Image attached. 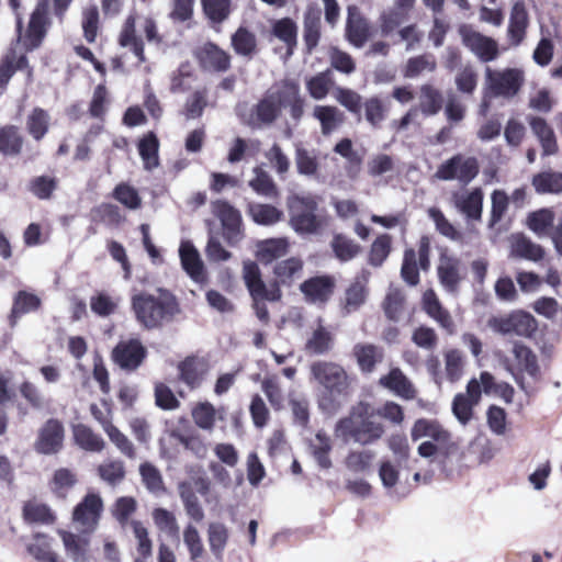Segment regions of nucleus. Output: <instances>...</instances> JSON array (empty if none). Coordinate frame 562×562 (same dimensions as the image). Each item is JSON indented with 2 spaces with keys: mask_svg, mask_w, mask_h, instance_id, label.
<instances>
[{
  "mask_svg": "<svg viewBox=\"0 0 562 562\" xmlns=\"http://www.w3.org/2000/svg\"><path fill=\"white\" fill-rule=\"evenodd\" d=\"M286 238H271L257 243L256 257L262 263H270L288 252Z\"/></svg>",
  "mask_w": 562,
  "mask_h": 562,
  "instance_id": "nucleus-32",
  "label": "nucleus"
},
{
  "mask_svg": "<svg viewBox=\"0 0 562 562\" xmlns=\"http://www.w3.org/2000/svg\"><path fill=\"white\" fill-rule=\"evenodd\" d=\"M411 437L414 441L423 438H429L438 446L448 447L451 440L449 431H447L438 422L420 418L417 419L411 430Z\"/></svg>",
  "mask_w": 562,
  "mask_h": 562,
  "instance_id": "nucleus-18",
  "label": "nucleus"
},
{
  "mask_svg": "<svg viewBox=\"0 0 562 562\" xmlns=\"http://www.w3.org/2000/svg\"><path fill=\"white\" fill-rule=\"evenodd\" d=\"M532 186L538 193H561L562 173L554 171L541 172L533 177Z\"/></svg>",
  "mask_w": 562,
  "mask_h": 562,
  "instance_id": "nucleus-42",
  "label": "nucleus"
},
{
  "mask_svg": "<svg viewBox=\"0 0 562 562\" xmlns=\"http://www.w3.org/2000/svg\"><path fill=\"white\" fill-rule=\"evenodd\" d=\"M158 147V139L154 133H148L139 140V155L142 157L145 168L148 170L156 168L159 164Z\"/></svg>",
  "mask_w": 562,
  "mask_h": 562,
  "instance_id": "nucleus-43",
  "label": "nucleus"
},
{
  "mask_svg": "<svg viewBox=\"0 0 562 562\" xmlns=\"http://www.w3.org/2000/svg\"><path fill=\"white\" fill-rule=\"evenodd\" d=\"M252 221L259 225L270 226L281 221L283 212L270 204L254 203L249 205Z\"/></svg>",
  "mask_w": 562,
  "mask_h": 562,
  "instance_id": "nucleus-38",
  "label": "nucleus"
},
{
  "mask_svg": "<svg viewBox=\"0 0 562 562\" xmlns=\"http://www.w3.org/2000/svg\"><path fill=\"white\" fill-rule=\"evenodd\" d=\"M77 482L76 474L69 469H58L54 472L49 481V490L59 498H66L68 492Z\"/></svg>",
  "mask_w": 562,
  "mask_h": 562,
  "instance_id": "nucleus-36",
  "label": "nucleus"
},
{
  "mask_svg": "<svg viewBox=\"0 0 562 562\" xmlns=\"http://www.w3.org/2000/svg\"><path fill=\"white\" fill-rule=\"evenodd\" d=\"M179 492L181 499L184 504V508L187 514L194 520V521H202L204 518V512L199 503L198 497L193 493L190 484L188 483H181L179 485Z\"/></svg>",
  "mask_w": 562,
  "mask_h": 562,
  "instance_id": "nucleus-51",
  "label": "nucleus"
},
{
  "mask_svg": "<svg viewBox=\"0 0 562 562\" xmlns=\"http://www.w3.org/2000/svg\"><path fill=\"white\" fill-rule=\"evenodd\" d=\"M373 409L367 403L352 407L350 415L340 419L335 428L337 437L348 440L352 438L360 445H369L380 439L384 434L382 424L372 420Z\"/></svg>",
  "mask_w": 562,
  "mask_h": 562,
  "instance_id": "nucleus-4",
  "label": "nucleus"
},
{
  "mask_svg": "<svg viewBox=\"0 0 562 562\" xmlns=\"http://www.w3.org/2000/svg\"><path fill=\"white\" fill-rule=\"evenodd\" d=\"M426 313L440 324L448 333L454 331V325L450 314L442 308L438 297L432 290H427L423 296Z\"/></svg>",
  "mask_w": 562,
  "mask_h": 562,
  "instance_id": "nucleus-31",
  "label": "nucleus"
},
{
  "mask_svg": "<svg viewBox=\"0 0 562 562\" xmlns=\"http://www.w3.org/2000/svg\"><path fill=\"white\" fill-rule=\"evenodd\" d=\"M103 507L100 494L90 492L75 506L72 521L83 535L92 533L98 528Z\"/></svg>",
  "mask_w": 562,
  "mask_h": 562,
  "instance_id": "nucleus-9",
  "label": "nucleus"
},
{
  "mask_svg": "<svg viewBox=\"0 0 562 562\" xmlns=\"http://www.w3.org/2000/svg\"><path fill=\"white\" fill-rule=\"evenodd\" d=\"M477 403L472 402L463 393H459L454 396L452 403V412L456 418L465 425L472 418V409Z\"/></svg>",
  "mask_w": 562,
  "mask_h": 562,
  "instance_id": "nucleus-64",
  "label": "nucleus"
},
{
  "mask_svg": "<svg viewBox=\"0 0 562 562\" xmlns=\"http://www.w3.org/2000/svg\"><path fill=\"white\" fill-rule=\"evenodd\" d=\"M532 133L538 138L543 156H551L558 153V143L552 127L542 117L530 116L528 119Z\"/></svg>",
  "mask_w": 562,
  "mask_h": 562,
  "instance_id": "nucleus-24",
  "label": "nucleus"
},
{
  "mask_svg": "<svg viewBox=\"0 0 562 562\" xmlns=\"http://www.w3.org/2000/svg\"><path fill=\"white\" fill-rule=\"evenodd\" d=\"M510 255L517 258L538 261L543 257V249L524 236H516L512 244Z\"/></svg>",
  "mask_w": 562,
  "mask_h": 562,
  "instance_id": "nucleus-37",
  "label": "nucleus"
},
{
  "mask_svg": "<svg viewBox=\"0 0 562 562\" xmlns=\"http://www.w3.org/2000/svg\"><path fill=\"white\" fill-rule=\"evenodd\" d=\"M217 418L221 420L224 419V411H216L209 402L199 403L192 409V419L194 424L203 430L212 431Z\"/></svg>",
  "mask_w": 562,
  "mask_h": 562,
  "instance_id": "nucleus-33",
  "label": "nucleus"
},
{
  "mask_svg": "<svg viewBox=\"0 0 562 562\" xmlns=\"http://www.w3.org/2000/svg\"><path fill=\"white\" fill-rule=\"evenodd\" d=\"M132 308L138 323L148 329L161 326L180 312L176 297L162 289L157 290L156 294H135L132 297Z\"/></svg>",
  "mask_w": 562,
  "mask_h": 562,
  "instance_id": "nucleus-2",
  "label": "nucleus"
},
{
  "mask_svg": "<svg viewBox=\"0 0 562 562\" xmlns=\"http://www.w3.org/2000/svg\"><path fill=\"white\" fill-rule=\"evenodd\" d=\"M370 35L368 22L361 16L357 7H348L347 36L351 44L361 47Z\"/></svg>",
  "mask_w": 562,
  "mask_h": 562,
  "instance_id": "nucleus-26",
  "label": "nucleus"
},
{
  "mask_svg": "<svg viewBox=\"0 0 562 562\" xmlns=\"http://www.w3.org/2000/svg\"><path fill=\"white\" fill-rule=\"evenodd\" d=\"M146 356V349L138 339L120 341L112 351L113 361L122 369L135 370Z\"/></svg>",
  "mask_w": 562,
  "mask_h": 562,
  "instance_id": "nucleus-14",
  "label": "nucleus"
},
{
  "mask_svg": "<svg viewBox=\"0 0 562 562\" xmlns=\"http://www.w3.org/2000/svg\"><path fill=\"white\" fill-rule=\"evenodd\" d=\"M554 222V212L551 209H540L528 215L527 225L538 236L548 235Z\"/></svg>",
  "mask_w": 562,
  "mask_h": 562,
  "instance_id": "nucleus-44",
  "label": "nucleus"
},
{
  "mask_svg": "<svg viewBox=\"0 0 562 562\" xmlns=\"http://www.w3.org/2000/svg\"><path fill=\"white\" fill-rule=\"evenodd\" d=\"M75 442L83 450L100 452L104 449L105 442L102 437L92 431L83 424L75 425L72 428Z\"/></svg>",
  "mask_w": 562,
  "mask_h": 562,
  "instance_id": "nucleus-35",
  "label": "nucleus"
},
{
  "mask_svg": "<svg viewBox=\"0 0 562 562\" xmlns=\"http://www.w3.org/2000/svg\"><path fill=\"white\" fill-rule=\"evenodd\" d=\"M331 248L336 257L341 261L351 260L360 251V247L356 243L341 235L334 237Z\"/></svg>",
  "mask_w": 562,
  "mask_h": 562,
  "instance_id": "nucleus-60",
  "label": "nucleus"
},
{
  "mask_svg": "<svg viewBox=\"0 0 562 562\" xmlns=\"http://www.w3.org/2000/svg\"><path fill=\"white\" fill-rule=\"evenodd\" d=\"M454 204L460 212L472 220H480L483 205V193L481 189L463 191L453 195Z\"/></svg>",
  "mask_w": 562,
  "mask_h": 562,
  "instance_id": "nucleus-25",
  "label": "nucleus"
},
{
  "mask_svg": "<svg viewBox=\"0 0 562 562\" xmlns=\"http://www.w3.org/2000/svg\"><path fill=\"white\" fill-rule=\"evenodd\" d=\"M23 514L25 519L32 522L49 524L55 519L50 508L47 505L36 501L25 504Z\"/></svg>",
  "mask_w": 562,
  "mask_h": 562,
  "instance_id": "nucleus-56",
  "label": "nucleus"
},
{
  "mask_svg": "<svg viewBox=\"0 0 562 562\" xmlns=\"http://www.w3.org/2000/svg\"><path fill=\"white\" fill-rule=\"evenodd\" d=\"M243 277L245 283L255 301L254 307L256 315L260 321H268V310L265 300L276 301L280 297V292L277 288L267 289L260 277V271L257 263L252 261H245L243 267Z\"/></svg>",
  "mask_w": 562,
  "mask_h": 562,
  "instance_id": "nucleus-7",
  "label": "nucleus"
},
{
  "mask_svg": "<svg viewBox=\"0 0 562 562\" xmlns=\"http://www.w3.org/2000/svg\"><path fill=\"white\" fill-rule=\"evenodd\" d=\"M334 285V280L330 277H314L301 284V291L308 302L323 304L331 295Z\"/></svg>",
  "mask_w": 562,
  "mask_h": 562,
  "instance_id": "nucleus-20",
  "label": "nucleus"
},
{
  "mask_svg": "<svg viewBox=\"0 0 562 562\" xmlns=\"http://www.w3.org/2000/svg\"><path fill=\"white\" fill-rule=\"evenodd\" d=\"M528 23L529 18L525 3L521 1L515 2L512 8L507 29V35L512 45L518 46L522 42Z\"/></svg>",
  "mask_w": 562,
  "mask_h": 562,
  "instance_id": "nucleus-23",
  "label": "nucleus"
},
{
  "mask_svg": "<svg viewBox=\"0 0 562 562\" xmlns=\"http://www.w3.org/2000/svg\"><path fill=\"white\" fill-rule=\"evenodd\" d=\"M463 44L482 61L495 60L498 55L497 42L473 30L471 26L462 25L459 30Z\"/></svg>",
  "mask_w": 562,
  "mask_h": 562,
  "instance_id": "nucleus-13",
  "label": "nucleus"
},
{
  "mask_svg": "<svg viewBox=\"0 0 562 562\" xmlns=\"http://www.w3.org/2000/svg\"><path fill=\"white\" fill-rule=\"evenodd\" d=\"M380 384L403 398L411 400L415 396L413 384L397 368L392 369L389 374L381 376Z\"/></svg>",
  "mask_w": 562,
  "mask_h": 562,
  "instance_id": "nucleus-28",
  "label": "nucleus"
},
{
  "mask_svg": "<svg viewBox=\"0 0 562 562\" xmlns=\"http://www.w3.org/2000/svg\"><path fill=\"white\" fill-rule=\"evenodd\" d=\"M64 428L56 419H49L41 428L35 449L43 454H53L63 447Z\"/></svg>",
  "mask_w": 562,
  "mask_h": 562,
  "instance_id": "nucleus-16",
  "label": "nucleus"
},
{
  "mask_svg": "<svg viewBox=\"0 0 562 562\" xmlns=\"http://www.w3.org/2000/svg\"><path fill=\"white\" fill-rule=\"evenodd\" d=\"M488 327L501 335L531 337L538 324L531 314L516 311L509 315L492 317L488 319Z\"/></svg>",
  "mask_w": 562,
  "mask_h": 562,
  "instance_id": "nucleus-8",
  "label": "nucleus"
},
{
  "mask_svg": "<svg viewBox=\"0 0 562 562\" xmlns=\"http://www.w3.org/2000/svg\"><path fill=\"white\" fill-rule=\"evenodd\" d=\"M232 47L234 52L248 59L252 58L257 53L256 35L245 26H240L232 35Z\"/></svg>",
  "mask_w": 562,
  "mask_h": 562,
  "instance_id": "nucleus-34",
  "label": "nucleus"
},
{
  "mask_svg": "<svg viewBox=\"0 0 562 562\" xmlns=\"http://www.w3.org/2000/svg\"><path fill=\"white\" fill-rule=\"evenodd\" d=\"M417 255L414 249H407L404 254V260L401 269L403 279L411 285L419 281Z\"/></svg>",
  "mask_w": 562,
  "mask_h": 562,
  "instance_id": "nucleus-62",
  "label": "nucleus"
},
{
  "mask_svg": "<svg viewBox=\"0 0 562 562\" xmlns=\"http://www.w3.org/2000/svg\"><path fill=\"white\" fill-rule=\"evenodd\" d=\"M27 551L37 562L48 561L50 555L55 553L52 539L40 533L35 535L27 544Z\"/></svg>",
  "mask_w": 562,
  "mask_h": 562,
  "instance_id": "nucleus-53",
  "label": "nucleus"
},
{
  "mask_svg": "<svg viewBox=\"0 0 562 562\" xmlns=\"http://www.w3.org/2000/svg\"><path fill=\"white\" fill-rule=\"evenodd\" d=\"M479 172V164L474 157L456 155L440 165L436 177L441 180H459L471 182Z\"/></svg>",
  "mask_w": 562,
  "mask_h": 562,
  "instance_id": "nucleus-11",
  "label": "nucleus"
},
{
  "mask_svg": "<svg viewBox=\"0 0 562 562\" xmlns=\"http://www.w3.org/2000/svg\"><path fill=\"white\" fill-rule=\"evenodd\" d=\"M110 441L117 448V450L130 459L136 457V451L133 442L128 437L123 434L116 426L111 424H104V430Z\"/></svg>",
  "mask_w": 562,
  "mask_h": 562,
  "instance_id": "nucleus-47",
  "label": "nucleus"
},
{
  "mask_svg": "<svg viewBox=\"0 0 562 562\" xmlns=\"http://www.w3.org/2000/svg\"><path fill=\"white\" fill-rule=\"evenodd\" d=\"M210 549L216 558H221L228 540V530L221 522H212L207 529Z\"/></svg>",
  "mask_w": 562,
  "mask_h": 562,
  "instance_id": "nucleus-48",
  "label": "nucleus"
},
{
  "mask_svg": "<svg viewBox=\"0 0 562 562\" xmlns=\"http://www.w3.org/2000/svg\"><path fill=\"white\" fill-rule=\"evenodd\" d=\"M333 333L324 326L321 318L317 319L316 326L312 329L306 340L305 349L314 355H324L333 347Z\"/></svg>",
  "mask_w": 562,
  "mask_h": 562,
  "instance_id": "nucleus-27",
  "label": "nucleus"
},
{
  "mask_svg": "<svg viewBox=\"0 0 562 562\" xmlns=\"http://www.w3.org/2000/svg\"><path fill=\"white\" fill-rule=\"evenodd\" d=\"M311 449L316 462L321 468L329 469L331 467V461L329 458L331 442L330 438L324 431H318L315 435L314 439L311 441Z\"/></svg>",
  "mask_w": 562,
  "mask_h": 562,
  "instance_id": "nucleus-41",
  "label": "nucleus"
},
{
  "mask_svg": "<svg viewBox=\"0 0 562 562\" xmlns=\"http://www.w3.org/2000/svg\"><path fill=\"white\" fill-rule=\"evenodd\" d=\"M100 477L111 485H115L124 479L125 469L122 461L108 460L99 465Z\"/></svg>",
  "mask_w": 562,
  "mask_h": 562,
  "instance_id": "nucleus-58",
  "label": "nucleus"
},
{
  "mask_svg": "<svg viewBox=\"0 0 562 562\" xmlns=\"http://www.w3.org/2000/svg\"><path fill=\"white\" fill-rule=\"evenodd\" d=\"M58 536L61 539L65 552L72 562H88L89 540L88 538L70 531L59 529Z\"/></svg>",
  "mask_w": 562,
  "mask_h": 562,
  "instance_id": "nucleus-21",
  "label": "nucleus"
},
{
  "mask_svg": "<svg viewBox=\"0 0 562 562\" xmlns=\"http://www.w3.org/2000/svg\"><path fill=\"white\" fill-rule=\"evenodd\" d=\"M295 164L297 171L305 176H314L318 169L316 155L301 146L296 147Z\"/></svg>",
  "mask_w": 562,
  "mask_h": 562,
  "instance_id": "nucleus-59",
  "label": "nucleus"
},
{
  "mask_svg": "<svg viewBox=\"0 0 562 562\" xmlns=\"http://www.w3.org/2000/svg\"><path fill=\"white\" fill-rule=\"evenodd\" d=\"M178 369L181 381L194 389L200 386L204 380L209 372L210 364L204 357L191 356L181 361Z\"/></svg>",
  "mask_w": 562,
  "mask_h": 562,
  "instance_id": "nucleus-19",
  "label": "nucleus"
},
{
  "mask_svg": "<svg viewBox=\"0 0 562 562\" xmlns=\"http://www.w3.org/2000/svg\"><path fill=\"white\" fill-rule=\"evenodd\" d=\"M213 212L221 220L228 241L231 244L238 243L241 239L240 213L231 204L224 201L215 202L213 204Z\"/></svg>",
  "mask_w": 562,
  "mask_h": 562,
  "instance_id": "nucleus-17",
  "label": "nucleus"
},
{
  "mask_svg": "<svg viewBox=\"0 0 562 562\" xmlns=\"http://www.w3.org/2000/svg\"><path fill=\"white\" fill-rule=\"evenodd\" d=\"M183 541L190 552L191 560L198 562L204 553V547L195 527L192 525L187 526L183 532Z\"/></svg>",
  "mask_w": 562,
  "mask_h": 562,
  "instance_id": "nucleus-63",
  "label": "nucleus"
},
{
  "mask_svg": "<svg viewBox=\"0 0 562 562\" xmlns=\"http://www.w3.org/2000/svg\"><path fill=\"white\" fill-rule=\"evenodd\" d=\"M49 126V115L43 109H34L26 119V128L29 134L36 140H40L47 133Z\"/></svg>",
  "mask_w": 562,
  "mask_h": 562,
  "instance_id": "nucleus-45",
  "label": "nucleus"
},
{
  "mask_svg": "<svg viewBox=\"0 0 562 562\" xmlns=\"http://www.w3.org/2000/svg\"><path fill=\"white\" fill-rule=\"evenodd\" d=\"M205 15L214 23H222L231 13V0H202Z\"/></svg>",
  "mask_w": 562,
  "mask_h": 562,
  "instance_id": "nucleus-57",
  "label": "nucleus"
},
{
  "mask_svg": "<svg viewBox=\"0 0 562 562\" xmlns=\"http://www.w3.org/2000/svg\"><path fill=\"white\" fill-rule=\"evenodd\" d=\"M525 74L520 68H485V90L493 97L513 98L521 89Z\"/></svg>",
  "mask_w": 562,
  "mask_h": 562,
  "instance_id": "nucleus-6",
  "label": "nucleus"
},
{
  "mask_svg": "<svg viewBox=\"0 0 562 562\" xmlns=\"http://www.w3.org/2000/svg\"><path fill=\"white\" fill-rule=\"evenodd\" d=\"M464 359L460 350L450 349L445 352V376L450 382L458 381L463 374Z\"/></svg>",
  "mask_w": 562,
  "mask_h": 562,
  "instance_id": "nucleus-50",
  "label": "nucleus"
},
{
  "mask_svg": "<svg viewBox=\"0 0 562 562\" xmlns=\"http://www.w3.org/2000/svg\"><path fill=\"white\" fill-rule=\"evenodd\" d=\"M142 34H145L148 42L159 41L156 23L151 19L130 15L120 33L119 44L132 54L134 60L131 65L134 67H139L146 61Z\"/></svg>",
  "mask_w": 562,
  "mask_h": 562,
  "instance_id": "nucleus-5",
  "label": "nucleus"
},
{
  "mask_svg": "<svg viewBox=\"0 0 562 562\" xmlns=\"http://www.w3.org/2000/svg\"><path fill=\"white\" fill-rule=\"evenodd\" d=\"M312 378L322 386L317 403L328 414L336 413L350 395L351 378L334 362L316 361L311 364Z\"/></svg>",
  "mask_w": 562,
  "mask_h": 562,
  "instance_id": "nucleus-1",
  "label": "nucleus"
},
{
  "mask_svg": "<svg viewBox=\"0 0 562 562\" xmlns=\"http://www.w3.org/2000/svg\"><path fill=\"white\" fill-rule=\"evenodd\" d=\"M353 351L363 372H371L383 358L382 350L373 345H357Z\"/></svg>",
  "mask_w": 562,
  "mask_h": 562,
  "instance_id": "nucleus-39",
  "label": "nucleus"
},
{
  "mask_svg": "<svg viewBox=\"0 0 562 562\" xmlns=\"http://www.w3.org/2000/svg\"><path fill=\"white\" fill-rule=\"evenodd\" d=\"M436 69V59L432 55H422L409 58L404 70V76L415 78L423 72H431Z\"/></svg>",
  "mask_w": 562,
  "mask_h": 562,
  "instance_id": "nucleus-55",
  "label": "nucleus"
},
{
  "mask_svg": "<svg viewBox=\"0 0 562 562\" xmlns=\"http://www.w3.org/2000/svg\"><path fill=\"white\" fill-rule=\"evenodd\" d=\"M179 257L182 269L196 283H203L206 280L204 262L200 252L189 240H182L179 246Z\"/></svg>",
  "mask_w": 562,
  "mask_h": 562,
  "instance_id": "nucleus-15",
  "label": "nucleus"
},
{
  "mask_svg": "<svg viewBox=\"0 0 562 562\" xmlns=\"http://www.w3.org/2000/svg\"><path fill=\"white\" fill-rule=\"evenodd\" d=\"M40 299L32 293L20 291L13 302L11 319L15 322L21 315L33 312L40 306Z\"/></svg>",
  "mask_w": 562,
  "mask_h": 562,
  "instance_id": "nucleus-49",
  "label": "nucleus"
},
{
  "mask_svg": "<svg viewBox=\"0 0 562 562\" xmlns=\"http://www.w3.org/2000/svg\"><path fill=\"white\" fill-rule=\"evenodd\" d=\"M254 178L249 180V187L259 195L276 198L279 192L270 175L260 167L252 170Z\"/></svg>",
  "mask_w": 562,
  "mask_h": 562,
  "instance_id": "nucleus-40",
  "label": "nucleus"
},
{
  "mask_svg": "<svg viewBox=\"0 0 562 562\" xmlns=\"http://www.w3.org/2000/svg\"><path fill=\"white\" fill-rule=\"evenodd\" d=\"M291 108L292 116L299 119L303 113V100L300 98V87L294 81H283L273 86L256 106V117L248 123H271L281 108Z\"/></svg>",
  "mask_w": 562,
  "mask_h": 562,
  "instance_id": "nucleus-3",
  "label": "nucleus"
},
{
  "mask_svg": "<svg viewBox=\"0 0 562 562\" xmlns=\"http://www.w3.org/2000/svg\"><path fill=\"white\" fill-rule=\"evenodd\" d=\"M331 86H333V81H331L328 72L318 74V75L312 77L306 82V88H307L311 97L316 100L324 99L327 95V93L329 92Z\"/></svg>",
  "mask_w": 562,
  "mask_h": 562,
  "instance_id": "nucleus-61",
  "label": "nucleus"
},
{
  "mask_svg": "<svg viewBox=\"0 0 562 562\" xmlns=\"http://www.w3.org/2000/svg\"><path fill=\"white\" fill-rule=\"evenodd\" d=\"M23 68H26V76L27 79H30L32 71L27 68L25 56L23 54H18L15 49H11L4 56L0 66V94L4 90L14 71Z\"/></svg>",
  "mask_w": 562,
  "mask_h": 562,
  "instance_id": "nucleus-30",
  "label": "nucleus"
},
{
  "mask_svg": "<svg viewBox=\"0 0 562 562\" xmlns=\"http://www.w3.org/2000/svg\"><path fill=\"white\" fill-rule=\"evenodd\" d=\"M198 57L205 68L217 71L226 70L231 63L228 54L212 43L204 44Z\"/></svg>",
  "mask_w": 562,
  "mask_h": 562,
  "instance_id": "nucleus-29",
  "label": "nucleus"
},
{
  "mask_svg": "<svg viewBox=\"0 0 562 562\" xmlns=\"http://www.w3.org/2000/svg\"><path fill=\"white\" fill-rule=\"evenodd\" d=\"M419 108L426 115H434L441 109L440 92L429 85L420 88Z\"/></svg>",
  "mask_w": 562,
  "mask_h": 562,
  "instance_id": "nucleus-52",
  "label": "nucleus"
},
{
  "mask_svg": "<svg viewBox=\"0 0 562 562\" xmlns=\"http://www.w3.org/2000/svg\"><path fill=\"white\" fill-rule=\"evenodd\" d=\"M23 138L13 126H7L0 131V151L4 155L15 156L21 151Z\"/></svg>",
  "mask_w": 562,
  "mask_h": 562,
  "instance_id": "nucleus-46",
  "label": "nucleus"
},
{
  "mask_svg": "<svg viewBox=\"0 0 562 562\" xmlns=\"http://www.w3.org/2000/svg\"><path fill=\"white\" fill-rule=\"evenodd\" d=\"M317 202L312 196H293L289 201L291 226L300 234L315 233L318 221L315 215Z\"/></svg>",
  "mask_w": 562,
  "mask_h": 562,
  "instance_id": "nucleus-10",
  "label": "nucleus"
},
{
  "mask_svg": "<svg viewBox=\"0 0 562 562\" xmlns=\"http://www.w3.org/2000/svg\"><path fill=\"white\" fill-rule=\"evenodd\" d=\"M438 277L441 285L448 292H456L461 280V263L459 259L441 255L438 265Z\"/></svg>",
  "mask_w": 562,
  "mask_h": 562,
  "instance_id": "nucleus-22",
  "label": "nucleus"
},
{
  "mask_svg": "<svg viewBox=\"0 0 562 562\" xmlns=\"http://www.w3.org/2000/svg\"><path fill=\"white\" fill-rule=\"evenodd\" d=\"M314 115L321 122L324 134L330 133L342 121L340 112L334 106L317 105Z\"/></svg>",
  "mask_w": 562,
  "mask_h": 562,
  "instance_id": "nucleus-54",
  "label": "nucleus"
},
{
  "mask_svg": "<svg viewBox=\"0 0 562 562\" xmlns=\"http://www.w3.org/2000/svg\"><path fill=\"white\" fill-rule=\"evenodd\" d=\"M47 24V1L43 0L37 3L31 15L26 34L22 37L21 27L22 19L16 15V27L19 32V42L22 41L26 49L31 50L40 46L46 33Z\"/></svg>",
  "mask_w": 562,
  "mask_h": 562,
  "instance_id": "nucleus-12",
  "label": "nucleus"
}]
</instances>
